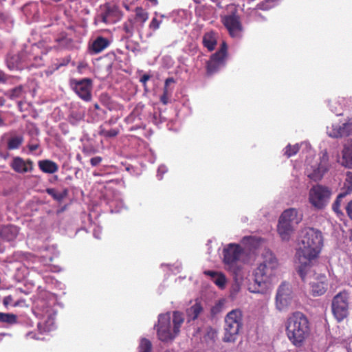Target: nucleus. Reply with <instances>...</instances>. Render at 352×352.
Returning a JSON list of instances; mask_svg holds the SVG:
<instances>
[{"mask_svg": "<svg viewBox=\"0 0 352 352\" xmlns=\"http://www.w3.org/2000/svg\"><path fill=\"white\" fill-rule=\"evenodd\" d=\"M3 305L6 308H8L9 306L16 307L19 305V303L14 302V298H13L12 296L8 295V296L4 297V298L3 300Z\"/></svg>", "mask_w": 352, "mask_h": 352, "instance_id": "39", "label": "nucleus"}, {"mask_svg": "<svg viewBox=\"0 0 352 352\" xmlns=\"http://www.w3.org/2000/svg\"><path fill=\"white\" fill-rule=\"evenodd\" d=\"M109 41L103 36L97 37L90 46V50L93 54H98L109 45Z\"/></svg>", "mask_w": 352, "mask_h": 352, "instance_id": "23", "label": "nucleus"}, {"mask_svg": "<svg viewBox=\"0 0 352 352\" xmlns=\"http://www.w3.org/2000/svg\"><path fill=\"white\" fill-rule=\"evenodd\" d=\"M243 253V249L239 244L230 243L223 249V263L227 270L234 274L240 271L238 261Z\"/></svg>", "mask_w": 352, "mask_h": 352, "instance_id": "7", "label": "nucleus"}, {"mask_svg": "<svg viewBox=\"0 0 352 352\" xmlns=\"http://www.w3.org/2000/svg\"><path fill=\"white\" fill-rule=\"evenodd\" d=\"M302 219V215L298 214L295 208H289L282 213L278 220L277 230L283 240H289L294 226L298 225Z\"/></svg>", "mask_w": 352, "mask_h": 352, "instance_id": "5", "label": "nucleus"}, {"mask_svg": "<svg viewBox=\"0 0 352 352\" xmlns=\"http://www.w3.org/2000/svg\"><path fill=\"white\" fill-rule=\"evenodd\" d=\"M19 232L17 226L13 225L3 226L0 228V238L6 241H13Z\"/></svg>", "mask_w": 352, "mask_h": 352, "instance_id": "20", "label": "nucleus"}, {"mask_svg": "<svg viewBox=\"0 0 352 352\" xmlns=\"http://www.w3.org/2000/svg\"><path fill=\"white\" fill-rule=\"evenodd\" d=\"M8 16L2 12H0V23L6 22Z\"/></svg>", "mask_w": 352, "mask_h": 352, "instance_id": "51", "label": "nucleus"}, {"mask_svg": "<svg viewBox=\"0 0 352 352\" xmlns=\"http://www.w3.org/2000/svg\"><path fill=\"white\" fill-rule=\"evenodd\" d=\"M220 272H215V271H211V270H206L204 272V274L206 276H208L210 277H211L212 280H213L214 279H215V278L217 277V276L219 274Z\"/></svg>", "mask_w": 352, "mask_h": 352, "instance_id": "46", "label": "nucleus"}, {"mask_svg": "<svg viewBox=\"0 0 352 352\" xmlns=\"http://www.w3.org/2000/svg\"><path fill=\"white\" fill-rule=\"evenodd\" d=\"M203 311V307L200 302L196 301L195 304L188 308L186 311L188 320H196Z\"/></svg>", "mask_w": 352, "mask_h": 352, "instance_id": "25", "label": "nucleus"}, {"mask_svg": "<svg viewBox=\"0 0 352 352\" xmlns=\"http://www.w3.org/2000/svg\"><path fill=\"white\" fill-rule=\"evenodd\" d=\"M0 322L14 324L17 322V316L14 314L0 312Z\"/></svg>", "mask_w": 352, "mask_h": 352, "instance_id": "29", "label": "nucleus"}, {"mask_svg": "<svg viewBox=\"0 0 352 352\" xmlns=\"http://www.w3.org/2000/svg\"><path fill=\"white\" fill-rule=\"evenodd\" d=\"M346 196V193H340L337 197L336 201L333 204L332 209L337 214H341L342 212L340 210L341 199Z\"/></svg>", "mask_w": 352, "mask_h": 352, "instance_id": "37", "label": "nucleus"}, {"mask_svg": "<svg viewBox=\"0 0 352 352\" xmlns=\"http://www.w3.org/2000/svg\"><path fill=\"white\" fill-rule=\"evenodd\" d=\"M352 131V122H345L342 125L333 124L331 130L328 131V134L332 138H341L348 136Z\"/></svg>", "mask_w": 352, "mask_h": 352, "instance_id": "18", "label": "nucleus"}, {"mask_svg": "<svg viewBox=\"0 0 352 352\" xmlns=\"http://www.w3.org/2000/svg\"><path fill=\"white\" fill-rule=\"evenodd\" d=\"M213 282L216 285H217L219 288H224L226 283V278L225 275L222 273H219L215 279L213 280Z\"/></svg>", "mask_w": 352, "mask_h": 352, "instance_id": "38", "label": "nucleus"}, {"mask_svg": "<svg viewBox=\"0 0 352 352\" xmlns=\"http://www.w3.org/2000/svg\"><path fill=\"white\" fill-rule=\"evenodd\" d=\"M193 1L197 4L201 3V0H193Z\"/></svg>", "mask_w": 352, "mask_h": 352, "instance_id": "56", "label": "nucleus"}, {"mask_svg": "<svg viewBox=\"0 0 352 352\" xmlns=\"http://www.w3.org/2000/svg\"><path fill=\"white\" fill-rule=\"evenodd\" d=\"M94 108H95V109H98H98H100V106H99V104H98V103H96V104H94Z\"/></svg>", "mask_w": 352, "mask_h": 352, "instance_id": "55", "label": "nucleus"}, {"mask_svg": "<svg viewBox=\"0 0 352 352\" xmlns=\"http://www.w3.org/2000/svg\"><path fill=\"white\" fill-rule=\"evenodd\" d=\"M139 352H151L152 349V344L151 341L146 338H142L140 341Z\"/></svg>", "mask_w": 352, "mask_h": 352, "instance_id": "34", "label": "nucleus"}, {"mask_svg": "<svg viewBox=\"0 0 352 352\" xmlns=\"http://www.w3.org/2000/svg\"><path fill=\"white\" fill-rule=\"evenodd\" d=\"M221 21L232 37H240L243 25L239 16L236 12L222 16Z\"/></svg>", "mask_w": 352, "mask_h": 352, "instance_id": "12", "label": "nucleus"}, {"mask_svg": "<svg viewBox=\"0 0 352 352\" xmlns=\"http://www.w3.org/2000/svg\"><path fill=\"white\" fill-rule=\"evenodd\" d=\"M6 104V100L3 97H0V107L4 106Z\"/></svg>", "mask_w": 352, "mask_h": 352, "instance_id": "54", "label": "nucleus"}, {"mask_svg": "<svg viewBox=\"0 0 352 352\" xmlns=\"http://www.w3.org/2000/svg\"><path fill=\"white\" fill-rule=\"evenodd\" d=\"M342 164L349 168H352V140H349L344 145L342 152Z\"/></svg>", "mask_w": 352, "mask_h": 352, "instance_id": "22", "label": "nucleus"}, {"mask_svg": "<svg viewBox=\"0 0 352 352\" xmlns=\"http://www.w3.org/2000/svg\"><path fill=\"white\" fill-rule=\"evenodd\" d=\"M135 16L133 18L135 21L140 22L143 26L144 23L148 19V13L142 7H136L135 9Z\"/></svg>", "mask_w": 352, "mask_h": 352, "instance_id": "28", "label": "nucleus"}, {"mask_svg": "<svg viewBox=\"0 0 352 352\" xmlns=\"http://www.w3.org/2000/svg\"><path fill=\"white\" fill-rule=\"evenodd\" d=\"M120 16V12L118 8L109 3H106L104 6L103 10L100 14L101 21L106 24L115 22Z\"/></svg>", "mask_w": 352, "mask_h": 352, "instance_id": "17", "label": "nucleus"}, {"mask_svg": "<svg viewBox=\"0 0 352 352\" xmlns=\"http://www.w3.org/2000/svg\"><path fill=\"white\" fill-rule=\"evenodd\" d=\"M161 23L162 21H160L157 18L154 17L152 19L149 24V28L153 31H155L160 28Z\"/></svg>", "mask_w": 352, "mask_h": 352, "instance_id": "41", "label": "nucleus"}, {"mask_svg": "<svg viewBox=\"0 0 352 352\" xmlns=\"http://www.w3.org/2000/svg\"><path fill=\"white\" fill-rule=\"evenodd\" d=\"M45 192L52 197L54 200L58 202H61L68 195V190L67 188H65L62 192H58L55 188H46Z\"/></svg>", "mask_w": 352, "mask_h": 352, "instance_id": "27", "label": "nucleus"}, {"mask_svg": "<svg viewBox=\"0 0 352 352\" xmlns=\"http://www.w3.org/2000/svg\"><path fill=\"white\" fill-rule=\"evenodd\" d=\"M28 149L31 151H35L39 147V144L38 142V140H31L30 142L28 145Z\"/></svg>", "mask_w": 352, "mask_h": 352, "instance_id": "43", "label": "nucleus"}, {"mask_svg": "<svg viewBox=\"0 0 352 352\" xmlns=\"http://www.w3.org/2000/svg\"><path fill=\"white\" fill-rule=\"evenodd\" d=\"M350 294L343 289L333 296L331 300V312L338 322H342L349 316Z\"/></svg>", "mask_w": 352, "mask_h": 352, "instance_id": "6", "label": "nucleus"}, {"mask_svg": "<svg viewBox=\"0 0 352 352\" xmlns=\"http://www.w3.org/2000/svg\"><path fill=\"white\" fill-rule=\"evenodd\" d=\"M330 166L329 154L327 151L324 149L320 152L319 162L316 166L313 167V170L309 173L308 177L314 181L320 180L324 175L328 172Z\"/></svg>", "mask_w": 352, "mask_h": 352, "instance_id": "14", "label": "nucleus"}, {"mask_svg": "<svg viewBox=\"0 0 352 352\" xmlns=\"http://www.w3.org/2000/svg\"><path fill=\"white\" fill-rule=\"evenodd\" d=\"M346 211L349 217L352 220V200L346 205Z\"/></svg>", "mask_w": 352, "mask_h": 352, "instance_id": "48", "label": "nucleus"}, {"mask_svg": "<svg viewBox=\"0 0 352 352\" xmlns=\"http://www.w3.org/2000/svg\"><path fill=\"white\" fill-rule=\"evenodd\" d=\"M331 195V189L325 186L317 184L309 190V203L316 209H323L328 204Z\"/></svg>", "mask_w": 352, "mask_h": 352, "instance_id": "8", "label": "nucleus"}, {"mask_svg": "<svg viewBox=\"0 0 352 352\" xmlns=\"http://www.w3.org/2000/svg\"><path fill=\"white\" fill-rule=\"evenodd\" d=\"M184 318L182 312L175 311L173 314V331L175 336H177L180 331V327L184 323Z\"/></svg>", "mask_w": 352, "mask_h": 352, "instance_id": "26", "label": "nucleus"}, {"mask_svg": "<svg viewBox=\"0 0 352 352\" xmlns=\"http://www.w3.org/2000/svg\"><path fill=\"white\" fill-rule=\"evenodd\" d=\"M344 188L346 190V195L352 192V172H347L344 182Z\"/></svg>", "mask_w": 352, "mask_h": 352, "instance_id": "35", "label": "nucleus"}, {"mask_svg": "<svg viewBox=\"0 0 352 352\" xmlns=\"http://www.w3.org/2000/svg\"><path fill=\"white\" fill-rule=\"evenodd\" d=\"M170 96V94H162L161 96H160V102L163 104H167L168 102V99H169V97Z\"/></svg>", "mask_w": 352, "mask_h": 352, "instance_id": "50", "label": "nucleus"}, {"mask_svg": "<svg viewBox=\"0 0 352 352\" xmlns=\"http://www.w3.org/2000/svg\"><path fill=\"white\" fill-rule=\"evenodd\" d=\"M299 150L300 146L298 144H296L294 145L288 144L285 148L284 155L289 158L295 155L299 151Z\"/></svg>", "mask_w": 352, "mask_h": 352, "instance_id": "33", "label": "nucleus"}, {"mask_svg": "<svg viewBox=\"0 0 352 352\" xmlns=\"http://www.w3.org/2000/svg\"><path fill=\"white\" fill-rule=\"evenodd\" d=\"M242 327V311L239 309H236L228 312L225 317L223 341L225 342H235Z\"/></svg>", "mask_w": 352, "mask_h": 352, "instance_id": "4", "label": "nucleus"}, {"mask_svg": "<svg viewBox=\"0 0 352 352\" xmlns=\"http://www.w3.org/2000/svg\"><path fill=\"white\" fill-rule=\"evenodd\" d=\"M135 29V19L129 17L123 23V30L127 34L128 36H132Z\"/></svg>", "mask_w": 352, "mask_h": 352, "instance_id": "32", "label": "nucleus"}, {"mask_svg": "<svg viewBox=\"0 0 352 352\" xmlns=\"http://www.w3.org/2000/svg\"><path fill=\"white\" fill-rule=\"evenodd\" d=\"M102 161V158L101 157L96 156V157H92L90 160V163L92 166H96L98 164H100Z\"/></svg>", "mask_w": 352, "mask_h": 352, "instance_id": "45", "label": "nucleus"}, {"mask_svg": "<svg viewBox=\"0 0 352 352\" xmlns=\"http://www.w3.org/2000/svg\"><path fill=\"white\" fill-rule=\"evenodd\" d=\"M39 168L45 173L53 174L58 171V164L50 160H40L38 162Z\"/></svg>", "mask_w": 352, "mask_h": 352, "instance_id": "24", "label": "nucleus"}, {"mask_svg": "<svg viewBox=\"0 0 352 352\" xmlns=\"http://www.w3.org/2000/svg\"><path fill=\"white\" fill-rule=\"evenodd\" d=\"M261 240V238H256L255 236H244L243 238V243H250V244L258 243V242Z\"/></svg>", "mask_w": 352, "mask_h": 352, "instance_id": "42", "label": "nucleus"}, {"mask_svg": "<svg viewBox=\"0 0 352 352\" xmlns=\"http://www.w3.org/2000/svg\"><path fill=\"white\" fill-rule=\"evenodd\" d=\"M158 338L162 342L173 340L176 336L170 331V318L169 314L159 316L157 329Z\"/></svg>", "mask_w": 352, "mask_h": 352, "instance_id": "15", "label": "nucleus"}, {"mask_svg": "<svg viewBox=\"0 0 352 352\" xmlns=\"http://www.w3.org/2000/svg\"><path fill=\"white\" fill-rule=\"evenodd\" d=\"M151 76L148 74H144L141 76L140 81L142 83L143 86L145 87L146 85V82L148 80H150Z\"/></svg>", "mask_w": 352, "mask_h": 352, "instance_id": "47", "label": "nucleus"}, {"mask_svg": "<svg viewBox=\"0 0 352 352\" xmlns=\"http://www.w3.org/2000/svg\"><path fill=\"white\" fill-rule=\"evenodd\" d=\"M202 44L209 52L213 51L217 44V34L212 30L206 32L203 36Z\"/></svg>", "mask_w": 352, "mask_h": 352, "instance_id": "21", "label": "nucleus"}, {"mask_svg": "<svg viewBox=\"0 0 352 352\" xmlns=\"http://www.w3.org/2000/svg\"><path fill=\"white\" fill-rule=\"evenodd\" d=\"M23 142V136H14L10 138L8 141L7 147L9 150L17 149Z\"/></svg>", "mask_w": 352, "mask_h": 352, "instance_id": "30", "label": "nucleus"}, {"mask_svg": "<svg viewBox=\"0 0 352 352\" xmlns=\"http://www.w3.org/2000/svg\"><path fill=\"white\" fill-rule=\"evenodd\" d=\"M26 336H27V338H35V333H34L32 332H29L27 333Z\"/></svg>", "mask_w": 352, "mask_h": 352, "instance_id": "53", "label": "nucleus"}, {"mask_svg": "<svg viewBox=\"0 0 352 352\" xmlns=\"http://www.w3.org/2000/svg\"><path fill=\"white\" fill-rule=\"evenodd\" d=\"M285 333L289 342L296 347L302 346L309 337L310 322L308 318L300 311H294L287 318L285 322Z\"/></svg>", "mask_w": 352, "mask_h": 352, "instance_id": "3", "label": "nucleus"}, {"mask_svg": "<svg viewBox=\"0 0 352 352\" xmlns=\"http://www.w3.org/2000/svg\"><path fill=\"white\" fill-rule=\"evenodd\" d=\"M228 45L225 41H223L220 49L214 54H212L210 59L206 63V71L208 74L211 75L217 72L221 67L224 65L225 60L227 56Z\"/></svg>", "mask_w": 352, "mask_h": 352, "instance_id": "11", "label": "nucleus"}, {"mask_svg": "<svg viewBox=\"0 0 352 352\" xmlns=\"http://www.w3.org/2000/svg\"><path fill=\"white\" fill-rule=\"evenodd\" d=\"M120 133L118 129H111L110 130L101 129L99 134L104 138H114L116 137Z\"/></svg>", "mask_w": 352, "mask_h": 352, "instance_id": "36", "label": "nucleus"}, {"mask_svg": "<svg viewBox=\"0 0 352 352\" xmlns=\"http://www.w3.org/2000/svg\"><path fill=\"white\" fill-rule=\"evenodd\" d=\"M70 61V57H66L58 60V63L56 64V68L58 69L60 67L66 66L69 64Z\"/></svg>", "mask_w": 352, "mask_h": 352, "instance_id": "44", "label": "nucleus"}, {"mask_svg": "<svg viewBox=\"0 0 352 352\" xmlns=\"http://www.w3.org/2000/svg\"><path fill=\"white\" fill-rule=\"evenodd\" d=\"M292 291L291 285L283 282L278 287L276 296V305L279 311H283L291 304Z\"/></svg>", "mask_w": 352, "mask_h": 352, "instance_id": "13", "label": "nucleus"}, {"mask_svg": "<svg viewBox=\"0 0 352 352\" xmlns=\"http://www.w3.org/2000/svg\"><path fill=\"white\" fill-rule=\"evenodd\" d=\"M210 1H212L213 3H215L216 5L219 8H222V6L221 5V0H210Z\"/></svg>", "mask_w": 352, "mask_h": 352, "instance_id": "52", "label": "nucleus"}, {"mask_svg": "<svg viewBox=\"0 0 352 352\" xmlns=\"http://www.w3.org/2000/svg\"><path fill=\"white\" fill-rule=\"evenodd\" d=\"M31 56L26 50H21L17 53L10 52L6 58V63L10 70H22L29 66Z\"/></svg>", "mask_w": 352, "mask_h": 352, "instance_id": "10", "label": "nucleus"}, {"mask_svg": "<svg viewBox=\"0 0 352 352\" xmlns=\"http://www.w3.org/2000/svg\"><path fill=\"white\" fill-rule=\"evenodd\" d=\"M175 80L173 77H170L166 79L164 82V87L163 89V94H170L171 95V90H169L168 86L170 83H175Z\"/></svg>", "mask_w": 352, "mask_h": 352, "instance_id": "40", "label": "nucleus"}, {"mask_svg": "<svg viewBox=\"0 0 352 352\" xmlns=\"http://www.w3.org/2000/svg\"><path fill=\"white\" fill-rule=\"evenodd\" d=\"M327 289V282L325 276H321L315 281L310 283V293L314 296L323 295Z\"/></svg>", "mask_w": 352, "mask_h": 352, "instance_id": "19", "label": "nucleus"}, {"mask_svg": "<svg viewBox=\"0 0 352 352\" xmlns=\"http://www.w3.org/2000/svg\"><path fill=\"white\" fill-rule=\"evenodd\" d=\"M23 89V86L19 85L12 89L8 90L4 93V95L9 98L10 100H14L21 96Z\"/></svg>", "mask_w": 352, "mask_h": 352, "instance_id": "31", "label": "nucleus"}, {"mask_svg": "<svg viewBox=\"0 0 352 352\" xmlns=\"http://www.w3.org/2000/svg\"><path fill=\"white\" fill-rule=\"evenodd\" d=\"M10 167L16 173L24 174L33 170L34 164L30 159L25 160L21 157H14L10 163Z\"/></svg>", "mask_w": 352, "mask_h": 352, "instance_id": "16", "label": "nucleus"}, {"mask_svg": "<svg viewBox=\"0 0 352 352\" xmlns=\"http://www.w3.org/2000/svg\"><path fill=\"white\" fill-rule=\"evenodd\" d=\"M262 262L254 273V283L249 289L252 293L266 294L270 289V278L278 265V262L273 252L265 249L261 254Z\"/></svg>", "mask_w": 352, "mask_h": 352, "instance_id": "2", "label": "nucleus"}, {"mask_svg": "<svg viewBox=\"0 0 352 352\" xmlns=\"http://www.w3.org/2000/svg\"><path fill=\"white\" fill-rule=\"evenodd\" d=\"M9 78V76L6 74L3 71L0 70V82L6 83Z\"/></svg>", "mask_w": 352, "mask_h": 352, "instance_id": "49", "label": "nucleus"}, {"mask_svg": "<svg viewBox=\"0 0 352 352\" xmlns=\"http://www.w3.org/2000/svg\"><path fill=\"white\" fill-rule=\"evenodd\" d=\"M69 86L81 100L85 102L91 100L93 82L91 78H85L80 80L72 78L69 80Z\"/></svg>", "mask_w": 352, "mask_h": 352, "instance_id": "9", "label": "nucleus"}, {"mask_svg": "<svg viewBox=\"0 0 352 352\" xmlns=\"http://www.w3.org/2000/svg\"><path fill=\"white\" fill-rule=\"evenodd\" d=\"M322 246V232L309 228L303 236L302 246L296 252V256L300 263L298 274L304 282L310 268V263L318 257Z\"/></svg>", "mask_w": 352, "mask_h": 352, "instance_id": "1", "label": "nucleus"}]
</instances>
